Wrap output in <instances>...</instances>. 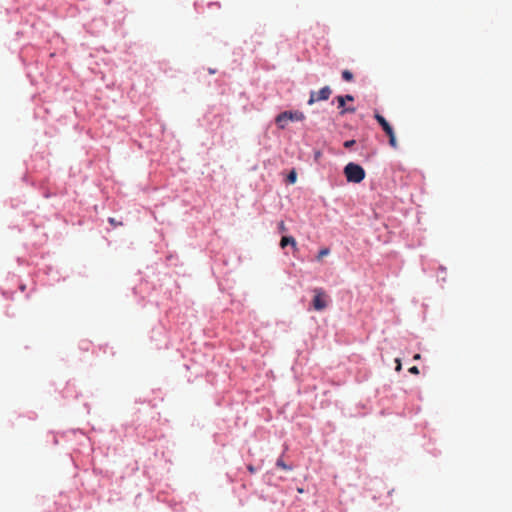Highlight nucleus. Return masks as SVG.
Wrapping results in <instances>:
<instances>
[{"instance_id": "1", "label": "nucleus", "mask_w": 512, "mask_h": 512, "mask_svg": "<svg viewBox=\"0 0 512 512\" xmlns=\"http://www.w3.org/2000/svg\"><path fill=\"white\" fill-rule=\"evenodd\" d=\"M40 26H42V23L35 21V19L27 20L25 23L21 24V28L17 30L15 34L18 39H35L37 33L39 32Z\"/></svg>"}, {"instance_id": "2", "label": "nucleus", "mask_w": 512, "mask_h": 512, "mask_svg": "<svg viewBox=\"0 0 512 512\" xmlns=\"http://www.w3.org/2000/svg\"><path fill=\"white\" fill-rule=\"evenodd\" d=\"M344 174L348 182L360 183L365 178L364 169L355 163H348L344 168Z\"/></svg>"}, {"instance_id": "3", "label": "nucleus", "mask_w": 512, "mask_h": 512, "mask_svg": "<svg viewBox=\"0 0 512 512\" xmlns=\"http://www.w3.org/2000/svg\"><path fill=\"white\" fill-rule=\"evenodd\" d=\"M304 118V114L300 111H284L276 117L275 122L280 129H284L288 121H302Z\"/></svg>"}, {"instance_id": "4", "label": "nucleus", "mask_w": 512, "mask_h": 512, "mask_svg": "<svg viewBox=\"0 0 512 512\" xmlns=\"http://www.w3.org/2000/svg\"><path fill=\"white\" fill-rule=\"evenodd\" d=\"M314 292V298H313V307L317 311L324 310L328 303H327V294L325 291L321 288H315L313 290Z\"/></svg>"}, {"instance_id": "5", "label": "nucleus", "mask_w": 512, "mask_h": 512, "mask_svg": "<svg viewBox=\"0 0 512 512\" xmlns=\"http://www.w3.org/2000/svg\"><path fill=\"white\" fill-rule=\"evenodd\" d=\"M47 78L48 81L55 84L60 85L64 80V76L62 75L61 68L57 67L56 64H47Z\"/></svg>"}, {"instance_id": "6", "label": "nucleus", "mask_w": 512, "mask_h": 512, "mask_svg": "<svg viewBox=\"0 0 512 512\" xmlns=\"http://www.w3.org/2000/svg\"><path fill=\"white\" fill-rule=\"evenodd\" d=\"M332 91L329 86H325L321 88L318 92L311 91L310 98L308 100V104L312 105L317 101L328 100Z\"/></svg>"}, {"instance_id": "7", "label": "nucleus", "mask_w": 512, "mask_h": 512, "mask_svg": "<svg viewBox=\"0 0 512 512\" xmlns=\"http://www.w3.org/2000/svg\"><path fill=\"white\" fill-rule=\"evenodd\" d=\"M374 118L377 120L379 125L382 127V129L384 130L386 135L391 134V132L394 131L392 126L387 122V120L381 114L376 112L374 114Z\"/></svg>"}, {"instance_id": "8", "label": "nucleus", "mask_w": 512, "mask_h": 512, "mask_svg": "<svg viewBox=\"0 0 512 512\" xmlns=\"http://www.w3.org/2000/svg\"><path fill=\"white\" fill-rule=\"evenodd\" d=\"M336 100L338 102V107L342 108L340 112L341 115H344L346 112H355V108L353 107L344 108L346 100L343 96H337Z\"/></svg>"}, {"instance_id": "9", "label": "nucleus", "mask_w": 512, "mask_h": 512, "mask_svg": "<svg viewBox=\"0 0 512 512\" xmlns=\"http://www.w3.org/2000/svg\"><path fill=\"white\" fill-rule=\"evenodd\" d=\"M291 245L294 249L297 248L296 240L292 236H283L280 241L281 248Z\"/></svg>"}, {"instance_id": "10", "label": "nucleus", "mask_w": 512, "mask_h": 512, "mask_svg": "<svg viewBox=\"0 0 512 512\" xmlns=\"http://www.w3.org/2000/svg\"><path fill=\"white\" fill-rule=\"evenodd\" d=\"M387 136L389 137V144L391 145V147L397 148L398 145H397L394 131L391 132V134H387Z\"/></svg>"}, {"instance_id": "11", "label": "nucleus", "mask_w": 512, "mask_h": 512, "mask_svg": "<svg viewBox=\"0 0 512 512\" xmlns=\"http://www.w3.org/2000/svg\"><path fill=\"white\" fill-rule=\"evenodd\" d=\"M342 78H343L345 81L350 82V81H352V80H353V74H352V72H351V71H349V70H344V71L342 72Z\"/></svg>"}, {"instance_id": "12", "label": "nucleus", "mask_w": 512, "mask_h": 512, "mask_svg": "<svg viewBox=\"0 0 512 512\" xmlns=\"http://www.w3.org/2000/svg\"><path fill=\"white\" fill-rule=\"evenodd\" d=\"M276 466L284 470H291V467L288 466L281 458L277 460Z\"/></svg>"}, {"instance_id": "13", "label": "nucleus", "mask_w": 512, "mask_h": 512, "mask_svg": "<svg viewBox=\"0 0 512 512\" xmlns=\"http://www.w3.org/2000/svg\"><path fill=\"white\" fill-rule=\"evenodd\" d=\"M296 179H297V174H296V171L295 170H292L288 176H287V181L291 184L295 183L296 182Z\"/></svg>"}, {"instance_id": "14", "label": "nucleus", "mask_w": 512, "mask_h": 512, "mask_svg": "<svg viewBox=\"0 0 512 512\" xmlns=\"http://www.w3.org/2000/svg\"><path fill=\"white\" fill-rule=\"evenodd\" d=\"M330 250L328 248H323L319 251L317 260H321L323 257L329 255Z\"/></svg>"}, {"instance_id": "15", "label": "nucleus", "mask_w": 512, "mask_h": 512, "mask_svg": "<svg viewBox=\"0 0 512 512\" xmlns=\"http://www.w3.org/2000/svg\"><path fill=\"white\" fill-rule=\"evenodd\" d=\"M49 435L51 436V441H52V444L53 445H57L58 444V438L56 436V434L54 432H50Z\"/></svg>"}, {"instance_id": "16", "label": "nucleus", "mask_w": 512, "mask_h": 512, "mask_svg": "<svg viewBox=\"0 0 512 512\" xmlns=\"http://www.w3.org/2000/svg\"><path fill=\"white\" fill-rule=\"evenodd\" d=\"M278 228H279V231H280V232H285V231L287 230V228H286V225H285L284 221L279 222V224H278Z\"/></svg>"}, {"instance_id": "17", "label": "nucleus", "mask_w": 512, "mask_h": 512, "mask_svg": "<svg viewBox=\"0 0 512 512\" xmlns=\"http://www.w3.org/2000/svg\"><path fill=\"white\" fill-rule=\"evenodd\" d=\"M355 144V140H347L344 142V147L345 148H350L352 147L353 145Z\"/></svg>"}, {"instance_id": "18", "label": "nucleus", "mask_w": 512, "mask_h": 512, "mask_svg": "<svg viewBox=\"0 0 512 512\" xmlns=\"http://www.w3.org/2000/svg\"><path fill=\"white\" fill-rule=\"evenodd\" d=\"M409 372L412 373V374H415V375H418L419 374V370L416 366H413L411 368H409Z\"/></svg>"}, {"instance_id": "19", "label": "nucleus", "mask_w": 512, "mask_h": 512, "mask_svg": "<svg viewBox=\"0 0 512 512\" xmlns=\"http://www.w3.org/2000/svg\"><path fill=\"white\" fill-rule=\"evenodd\" d=\"M395 362H396V371H400V370H401V368H402V365H401V361H400V359H398V358H397V359L395 360Z\"/></svg>"}, {"instance_id": "20", "label": "nucleus", "mask_w": 512, "mask_h": 512, "mask_svg": "<svg viewBox=\"0 0 512 512\" xmlns=\"http://www.w3.org/2000/svg\"><path fill=\"white\" fill-rule=\"evenodd\" d=\"M345 98L346 101H353L354 100V97L352 95H345L343 96Z\"/></svg>"}, {"instance_id": "21", "label": "nucleus", "mask_w": 512, "mask_h": 512, "mask_svg": "<svg viewBox=\"0 0 512 512\" xmlns=\"http://www.w3.org/2000/svg\"><path fill=\"white\" fill-rule=\"evenodd\" d=\"M247 469H248V471H249L250 473H252V474L255 472V468H254V466H252V465H248V466H247Z\"/></svg>"}, {"instance_id": "22", "label": "nucleus", "mask_w": 512, "mask_h": 512, "mask_svg": "<svg viewBox=\"0 0 512 512\" xmlns=\"http://www.w3.org/2000/svg\"><path fill=\"white\" fill-rule=\"evenodd\" d=\"M109 223H110V224H112V225H114V226H116V225H117V223H116V221H115V219H114V218H109Z\"/></svg>"}, {"instance_id": "23", "label": "nucleus", "mask_w": 512, "mask_h": 512, "mask_svg": "<svg viewBox=\"0 0 512 512\" xmlns=\"http://www.w3.org/2000/svg\"><path fill=\"white\" fill-rule=\"evenodd\" d=\"M414 359H415V360L420 359V354H416V355L414 356Z\"/></svg>"}, {"instance_id": "24", "label": "nucleus", "mask_w": 512, "mask_h": 512, "mask_svg": "<svg viewBox=\"0 0 512 512\" xmlns=\"http://www.w3.org/2000/svg\"><path fill=\"white\" fill-rule=\"evenodd\" d=\"M49 56H50V58H53V57L55 56V53H54V52H51V53L49 54Z\"/></svg>"}, {"instance_id": "25", "label": "nucleus", "mask_w": 512, "mask_h": 512, "mask_svg": "<svg viewBox=\"0 0 512 512\" xmlns=\"http://www.w3.org/2000/svg\"><path fill=\"white\" fill-rule=\"evenodd\" d=\"M50 273H52V268H49V269H48L47 274H50Z\"/></svg>"}]
</instances>
